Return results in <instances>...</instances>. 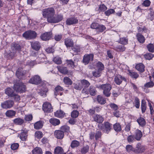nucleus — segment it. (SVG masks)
<instances>
[{
    "label": "nucleus",
    "instance_id": "nucleus-26",
    "mask_svg": "<svg viewBox=\"0 0 154 154\" xmlns=\"http://www.w3.org/2000/svg\"><path fill=\"white\" fill-rule=\"evenodd\" d=\"M5 92L6 94L11 97H13L15 94L13 90L10 88H8L6 89Z\"/></svg>",
    "mask_w": 154,
    "mask_h": 154
},
{
    "label": "nucleus",
    "instance_id": "nucleus-35",
    "mask_svg": "<svg viewBox=\"0 0 154 154\" xmlns=\"http://www.w3.org/2000/svg\"><path fill=\"white\" fill-rule=\"evenodd\" d=\"M47 83L45 81H42L39 77V87L40 88H47Z\"/></svg>",
    "mask_w": 154,
    "mask_h": 154
},
{
    "label": "nucleus",
    "instance_id": "nucleus-57",
    "mask_svg": "<svg viewBox=\"0 0 154 154\" xmlns=\"http://www.w3.org/2000/svg\"><path fill=\"white\" fill-rule=\"evenodd\" d=\"M32 119V116L31 114H29L25 115L24 119L27 121H31Z\"/></svg>",
    "mask_w": 154,
    "mask_h": 154
},
{
    "label": "nucleus",
    "instance_id": "nucleus-6",
    "mask_svg": "<svg viewBox=\"0 0 154 154\" xmlns=\"http://www.w3.org/2000/svg\"><path fill=\"white\" fill-rule=\"evenodd\" d=\"M114 81L116 84L120 85L123 81L125 82L126 83L127 80L125 77L120 75L118 74L115 76Z\"/></svg>",
    "mask_w": 154,
    "mask_h": 154
},
{
    "label": "nucleus",
    "instance_id": "nucleus-10",
    "mask_svg": "<svg viewBox=\"0 0 154 154\" xmlns=\"http://www.w3.org/2000/svg\"><path fill=\"white\" fill-rule=\"evenodd\" d=\"M63 15L61 14H58L55 17H54L52 20H50V23H56L60 22L63 19Z\"/></svg>",
    "mask_w": 154,
    "mask_h": 154
},
{
    "label": "nucleus",
    "instance_id": "nucleus-61",
    "mask_svg": "<svg viewBox=\"0 0 154 154\" xmlns=\"http://www.w3.org/2000/svg\"><path fill=\"white\" fill-rule=\"evenodd\" d=\"M115 12L114 10L113 9H110L108 10L107 11H105V14L106 16H108L110 14L114 13Z\"/></svg>",
    "mask_w": 154,
    "mask_h": 154
},
{
    "label": "nucleus",
    "instance_id": "nucleus-29",
    "mask_svg": "<svg viewBox=\"0 0 154 154\" xmlns=\"http://www.w3.org/2000/svg\"><path fill=\"white\" fill-rule=\"evenodd\" d=\"M50 122L53 125L56 126L59 125L60 123V120L57 119L51 118L49 120Z\"/></svg>",
    "mask_w": 154,
    "mask_h": 154
},
{
    "label": "nucleus",
    "instance_id": "nucleus-63",
    "mask_svg": "<svg viewBox=\"0 0 154 154\" xmlns=\"http://www.w3.org/2000/svg\"><path fill=\"white\" fill-rule=\"evenodd\" d=\"M74 84V88L75 89L80 90L83 88L82 86L80 83L79 85L75 84Z\"/></svg>",
    "mask_w": 154,
    "mask_h": 154
},
{
    "label": "nucleus",
    "instance_id": "nucleus-53",
    "mask_svg": "<svg viewBox=\"0 0 154 154\" xmlns=\"http://www.w3.org/2000/svg\"><path fill=\"white\" fill-rule=\"evenodd\" d=\"M154 86V83L153 82L150 81L146 83L144 85V86L145 88H149L152 87Z\"/></svg>",
    "mask_w": 154,
    "mask_h": 154
},
{
    "label": "nucleus",
    "instance_id": "nucleus-51",
    "mask_svg": "<svg viewBox=\"0 0 154 154\" xmlns=\"http://www.w3.org/2000/svg\"><path fill=\"white\" fill-rule=\"evenodd\" d=\"M135 106L137 108H139L140 107V100L137 97L135 98L134 100Z\"/></svg>",
    "mask_w": 154,
    "mask_h": 154
},
{
    "label": "nucleus",
    "instance_id": "nucleus-56",
    "mask_svg": "<svg viewBox=\"0 0 154 154\" xmlns=\"http://www.w3.org/2000/svg\"><path fill=\"white\" fill-rule=\"evenodd\" d=\"M19 146V145L18 143H14L12 144L11 145V149L13 150H15L17 149Z\"/></svg>",
    "mask_w": 154,
    "mask_h": 154
},
{
    "label": "nucleus",
    "instance_id": "nucleus-12",
    "mask_svg": "<svg viewBox=\"0 0 154 154\" xmlns=\"http://www.w3.org/2000/svg\"><path fill=\"white\" fill-rule=\"evenodd\" d=\"M57 68L59 71L61 73L65 74H68V75H72V72L70 71L69 72L66 67L57 66Z\"/></svg>",
    "mask_w": 154,
    "mask_h": 154
},
{
    "label": "nucleus",
    "instance_id": "nucleus-64",
    "mask_svg": "<svg viewBox=\"0 0 154 154\" xmlns=\"http://www.w3.org/2000/svg\"><path fill=\"white\" fill-rule=\"evenodd\" d=\"M107 9V7L103 4L101 5L99 7V10L101 11H104Z\"/></svg>",
    "mask_w": 154,
    "mask_h": 154
},
{
    "label": "nucleus",
    "instance_id": "nucleus-8",
    "mask_svg": "<svg viewBox=\"0 0 154 154\" xmlns=\"http://www.w3.org/2000/svg\"><path fill=\"white\" fill-rule=\"evenodd\" d=\"M14 104V102L11 100H8L2 103L1 106L3 109H9L12 107Z\"/></svg>",
    "mask_w": 154,
    "mask_h": 154
},
{
    "label": "nucleus",
    "instance_id": "nucleus-33",
    "mask_svg": "<svg viewBox=\"0 0 154 154\" xmlns=\"http://www.w3.org/2000/svg\"><path fill=\"white\" fill-rule=\"evenodd\" d=\"M16 114L14 111L13 110H8L5 113L6 116L8 117H12L14 116Z\"/></svg>",
    "mask_w": 154,
    "mask_h": 154
},
{
    "label": "nucleus",
    "instance_id": "nucleus-17",
    "mask_svg": "<svg viewBox=\"0 0 154 154\" xmlns=\"http://www.w3.org/2000/svg\"><path fill=\"white\" fill-rule=\"evenodd\" d=\"M19 137L21 140L23 141H25L27 140V133L23 130H21V133L19 135Z\"/></svg>",
    "mask_w": 154,
    "mask_h": 154
},
{
    "label": "nucleus",
    "instance_id": "nucleus-14",
    "mask_svg": "<svg viewBox=\"0 0 154 154\" xmlns=\"http://www.w3.org/2000/svg\"><path fill=\"white\" fill-rule=\"evenodd\" d=\"M78 20L75 17H70L67 19L66 21V24L69 25H73L77 23Z\"/></svg>",
    "mask_w": 154,
    "mask_h": 154
},
{
    "label": "nucleus",
    "instance_id": "nucleus-48",
    "mask_svg": "<svg viewBox=\"0 0 154 154\" xmlns=\"http://www.w3.org/2000/svg\"><path fill=\"white\" fill-rule=\"evenodd\" d=\"M97 66L98 69H97L101 72L104 69V66L102 63L100 62H99L97 63Z\"/></svg>",
    "mask_w": 154,
    "mask_h": 154
},
{
    "label": "nucleus",
    "instance_id": "nucleus-50",
    "mask_svg": "<svg viewBox=\"0 0 154 154\" xmlns=\"http://www.w3.org/2000/svg\"><path fill=\"white\" fill-rule=\"evenodd\" d=\"M88 150L89 147L87 145L81 149V152L82 154H85L88 152Z\"/></svg>",
    "mask_w": 154,
    "mask_h": 154
},
{
    "label": "nucleus",
    "instance_id": "nucleus-25",
    "mask_svg": "<svg viewBox=\"0 0 154 154\" xmlns=\"http://www.w3.org/2000/svg\"><path fill=\"white\" fill-rule=\"evenodd\" d=\"M38 76L35 75L31 78L29 80V82L30 83L38 84Z\"/></svg>",
    "mask_w": 154,
    "mask_h": 154
},
{
    "label": "nucleus",
    "instance_id": "nucleus-59",
    "mask_svg": "<svg viewBox=\"0 0 154 154\" xmlns=\"http://www.w3.org/2000/svg\"><path fill=\"white\" fill-rule=\"evenodd\" d=\"M133 135H129L127 137V140L129 143H132L135 139Z\"/></svg>",
    "mask_w": 154,
    "mask_h": 154
},
{
    "label": "nucleus",
    "instance_id": "nucleus-32",
    "mask_svg": "<svg viewBox=\"0 0 154 154\" xmlns=\"http://www.w3.org/2000/svg\"><path fill=\"white\" fill-rule=\"evenodd\" d=\"M128 75L131 77L136 79L139 76V75L135 72L130 70H128Z\"/></svg>",
    "mask_w": 154,
    "mask_h": 154
},
{
    "label": "nucleus",
    "instance_id": "nucleus-62",
    "mask_svg": "<svg viewBox=\"0 0 154 154\" xmlns=\"http://www.w3.org/2000/svg\"><path fill=\"white\" fill-rule=\"evenodd\" d=\"M99 24L95 22L93 23L91 25V28L93 29H97L98 27H99Z\"/></svg>",
    "mask_w": 154,
    "mask_h": 154
},
{
    "label": "nucleus",
    "instance_id": "nucleus-18",
    "mask_svg": "<svg viewBox=\"0 0 154 154\" xmlns=\"http://www.w3.org/2000/svg\"><path fill=\"white\" fill-rule=\"evenodd\" d=\"M143 136V134L141 131L139 130H137L136 131L135 133V138L136 140H140Z\"/></svg>",
    "mask_w": 154,
    "mask_h": 154
},
{
    "label": "nucleus",
    "instance_id": "nucleus-19",
    "mask_svg": "<svg viewBox=\"0 0 154 154\" xmlns=\"http://www.w3.org/2000/svg\"><path fill=\"white\" fill-rule=\"evenodd\" d=\"M135 68L140 72H143L145 70V66L142 63H139L136 65Z\"/></svg>",
    "mask_w": 154,
    "mask_h": 154
},
{
    "label": "nucleus",
    "instance_id": "nucleus-55",
    "mask_svg": "<svg viewBox=\"0 0 154 154\" xmlns=\"http://www.w3.org/2000/svg\"><path fill=\"white\" fill-rule=\"evenodd\" d=\"M31 46L33 49L36 51L38 50V44L37 42L32 43Z\"/></svg>",
    "mask_w": 154,
    "mask_h": 154
},
{
    "label": "nucleus",
    "instance_id": "nucleus-13",
    "mask_svg": "<svg viewBox=\"0 0 154 154\" xmlns=\"http://www.w3.org/2000/svg\"><path fill=\"white\" fill-rule=\"evenodd\" d=\"M93 121L99 123H102L104 121L103 117L101 115L96 114L93 116Z\"/></svg>",
    "mask_w": 154,
    "mask_h": 154
},
{
    "label": "nucleus",
    "instance_id": "nucleus-42",
    "mask_svg": "<svg viewBox=\"0 0 154 154\" xmlns=\"http://www.w3.org/2000/svg\"><path fill=\"white\" fill-rule=\"evenodd\" d=\"M101 72L98 69L93 71L92 73L93 75L96 78L100 77L101 75Z\"/></svg>",
    "mask_w": 154,
    "mask_h": 154
},
{
    "label": "nucleus",
    "instance_id": "nucleus-23",
    "mask_svg": "<svg viewBox=\"0 0 154 154\" xmlns=\"http://www.w3.org/2000/svg\"><path fill=\"white\" fill-rule=\"evenodd\" d=\"M136 36L138 41L141 43H143L145 40L144 36L140 33L137 34Z\"/></svg>",
    "mask_w": 154,
    "mask_h": 154
},
{
    "label": "nucleus",
    "instance_id": "nucleus-11",
    "mask_svg": "<svg viewBox=\"0 0 154 154\" xmlns=\"http://www.w3.org/2000/svg\"><path fill=\"white\" fill-rule=\"evenodd\" d=\"M52 37V34L51 32L44 33L40 36L41 38L43 41H47L50 39Z\"/></svg>",
    "mask_w": 154,
    "mask_h": 154
},
{
    "label": "nucleus",
    "instance_id": "nucleus-40",
    "mask_svg": "<svg viewBox=\"0 0 154 154\" xmlns=\"http://www.w3.org/2000/svg\"><path fill=\"white\" fill-rule=\"evenodd\" d=\"M137 122L138 123L139 125L142 126H144L146 123V122L145 119L143 118L140 117L137 120Z\"/></svg>",
    "mask_w": 154,
    "mask_h": 154
},
{
    "label": "nucleus",
    "instance_id": "nucleus-43",
    "mask_svg": "<svg viewBox=\"0 0 154 154\" xmlns=\"http://www.w3.org/2000/svg\"><path fill=\"white\" fill-rule=\"evenodd\" d=\"M80 145L79 142L77 140L72 141L71 144V146L72 148H74L79 146Z\"/></svg>",
    "mask_w": 154,
    "mask_h": 154
},
{
    "label": "nucleus",
    "instance_id": "nucleus-31",
    "mask_svg": "<svg viewBox=\"0 0 154 154\" xmlns=\"http://www.w3.org/2000/svg\"><path fill=\"white\" fill-rule=\"evenodd\" d=\"M40 93V95L43 97H45L46 95V93L48 91V89L47 88H41Z\"/></svg>",
    "mask_w": 154,
    "mask_h": 154
},
{
    "label": "nucleus",
    "instance_id": "nucleus-21",
    "mask_svg": "<svg viewBox=\"0 0 154 154\" xmlns=\"http://www.w3.org/2000/svg\"><path fill=\"white\" fill-rule=\"evenodd\" d=\"M54 154H66L63 149L60 146H57L54 149Z\"/></svg>",
    "mask_w": 154,
    "mask_h": 154
},
{
    "label": "nucleus",
    "instance_id": "nucleus-24",
    "mask_svg": "<svg viewBox=\"0 0 154 154\" xmlns=\"http://www.w3.org/2000/svg\"><path fill=\"white\" fill-rule=\"evenodd\" d=\"M126 49L125 47L123 45H119L114 47V49L118 52H122L124 51Z\"/></svg>",
    "mask_w": 154,
    "mask_h": 154
},
{
    "label": "nucleus",
    "instance_id": "nucleus-58",
    "mask_svg": "<svg viewBox=\"0 0 154 154\" xmlns=\"http://www.w3.org/2000/svg\"><path fill=\"white\" fill-rule=\"evenodd\" d=\"M126 149L127 152H130L131 151H132L133 152V150L134 148H133L132 146L130 145H128L126 146Z\"/></svg>",
    "mask_w": 154,
    "mask_h": 154
},
{
    "label": "nucleus",
    "instance_id": "nucleus-38",
    "mask_svg": "<svg viewBox=\"0 0 154 154\" xmlns=\"http://www.w3.org/2000/svg\"><path fill=\"white\" fill-rule=\"evenodd\" d=\"M63 82L65 84L67 85H71L72 83V82L71 80L67 77L64 78Z\"/></svg>",
    "mask_w": 154,
    "mask_h": 154
},
{
    "label": "nucleus",
    "instance_id": "nucleus-16",
    "mask_svg": "<svg viewBox=\"0 0 154 154\" xmlns=\"http://www.w3.org/2000/svg\"><path fill=\"white\" fill-rule=\"evenodd\" d=\"M104 132L108 134L112 128V124L108 122H105L104 123Z\"/></svg>",
    "mask_w": 154,
    "mask_h": 154
},
{
    "label": "nucleus",
    "instance_id": "nucleus-49",
    "mask_svg": "<svg viewBox=\"0 0 154 154\" xmlns=\"http://www.w3.org/2000/svg\"><path fill=\"white\" fill-rule=\"evenodd\" d=\"M147 47L149 51L151 52H153L154 51V46L153 44H150L147 45Z\"/></svg>",
    "mask_w": 154,
    "mask_h": 154
},
{
    "label": "nucleus",
    "instance_id": "nucleus-60",
    "mask_svg": "<svg viewBox=\"0 0 154 154\" xmlns=\"http://www.w3.org/2000/svg\"><path fill=\"white\" fill-rule=\"evenodd\" d=\"M61 129L64 132H69V127L67 125H64L61 127Z\"/></svg>",
    "mask_w": 154,
    "mask_h": 154
},
{
    "label": "nucleus",
    "instance_id": "nucleus-45",
    "mask_svg": "<svg viewBox=\"0 0 154 154\" xmlns=\"http://www.w3.org/2000/svg\"><path fill=\"white\" fill-rule=\"evenodd\" d=\"M99 26L96 29L97 31L99 32H103L106 29V28L105 26L103 25H99Z\"/></svg>",
    "mask_w": 154,
    "mask_h": 154
},
{
    "label": "nucleus",
    "instance_id": "nucleus-34",
    "mask_svg": "<svg viewBox=\"0 0 154 154\" xmlns=\"http://www.w3.org/2000/svg\"><path fill=\"white\" fill-rule=\"evenodd\" d=\"M128 39L127 36L126 37L120 38L119 42L121 44L125 45L128 44Z\"/></svg>",
    "mask_w": 154,
    "mask_h": 154
},
{
    "label": "nucleus",
    "instance_id": "nucleus-44",
    "mask_svg": "<svg viewBox=\"0 0 154 154\" xmlns=\"http://www.w3.org/2000/svg\"><path fill=\"white\" fill-rule=\"evenodd\" d=\"M113 128L116 131H119L121 130V126L118 123H116L113 125Z\"/></svg>",
    "mask_w": 154,
    "mask_h": 154
},
{
    "label": "nucleus",
    "instance_id": "nucleus-46",
    "mask_svg": "<svg viewBox=\"0 0 154 154\" xmlns=\"http://www.w3.org/2000/svg\"><path fill=\"white\" fill-rule=\"evenodd\" d=\"M79 113L78 111L74 110L71 113V116L73 118H76L78 116Z\"/></svg>",
    "mask_w": 154,
    "mask_h": 154
},
{
    "label": "nucleus",
    "instance_id": "nucleus-1",
    "mask_svg": "<svg viewBox=\"0 0 154 154\" xmlns=\"http://www.w3.org/2000/svg\"><path fill=\"white\" fill-rule=\"evenodd\" d=\"M97 87L100 89L103 90V94L106 97H109L111 95L110 91L112 89V86L109 83L102 84Z\"/></svg>",
    "mask_w": 154,
    "mask_h": 154
},
{
    "label": "nucleus",
    "instance_id": "nucleus-27",
    "mask_svg": "<svg viewBox=\"0 0 154 154\" xmlns=\"http://www.w3.org/2000/svg\"><path fill=\"white\" fill-rule=\"evenodd\" d=\"M65 113L61 110H57L54 113L55 116L57 117L63 118L64 117Z\"/></svg>",
    "mask_w": 154,
    "mask_h": 154
},
{
    "label": "nucleus",
    "instance_id": "nucleus-41",
    "mask_svg": "<svg viewBox=\"0 0 154 154\" xmlns=\"http://www.w3.org/2000/svg\"><path fill=\"white\" fill-rule=\"evenodd\" d=\"M81 84L83 87L84 86L85 87L87 88L90 85V83L87 80L85 79H83L81 81Z\"/></svg>",
    "mask_w": 154,
    "mask_h": 154
},
{
    "label": "nucleus",
    "instance_id": "nucleus-30",
    "mask_svg": "<svg viewBox=\"0 0 154 154\" xmlns=\"http://www.w3.org/2000/svg\"><path fill=\"white\" fill-rule=\"evenodd\" d=\"M13 122L16 125H21L23 123L24 120L20 118H17L14 120Z\"/></svg>",
    "mask_w": 154,
    "mask_h": 154
},
{
    "label": "nucleus",
    "instance_id": "nucleus-15",
    "mask_svg": "<svg viewBox=\"0 0 154 154\" xmlns=\"http://www.w3.org/2000/svg\"><path fill=\"white\" fill-rule=\"evenodd\" d=\"M54 135L57 138L59 139H63L64 137V133L61 130H56L54 132Z\"/></svg>",
    "mask_w": 154,
    "mask_h": 154
},
{
    "label": "nucleus",
    "instance_id": "nucleus-37",
    "mask_svg": "<svg viewBox=\"0 0 154 154\" xmlns=\"http://www.w3.org/2000/svg\"><path fill=\"white\" fill-rule=\"evenodd\" d=\"M141 108L142 112H144L146 109V103L144 100H142L141 101Z\"/></svg>",
    "mask_w": 154,
    "mask_h": 154
},
{
    "label": "nucleus",
    "instance_id": "nucleus-7",
    "mask_svg": "<svg viewBox=\"0 0 154 154\" xmlns=\"http://www.w3.org/2000/svg\"><path fill=\"white\" fill-rule=\"evenodd\" d=\"M93 58L94 55L92 54H85L83 57L82 62L85 65H87L90 61H93Z\"/></svg>",
    "mask_w": 154,
    "mask_h": 154
},
{
    "label": "nucleus",
    "instance_id": "nucleus-4",
    "mask_svg": "<svg viewBox=\"0 0 154 154\" xmlns=\"http://www.w3.org/2000/svg\"><path fill=\"white\" fill-rule=\"evenodd\" d=\"M36 35V33L35 31L28 30L24 32L23 35V36L26 39L29 40L35 38Z\"/></svg>",
    "mask_w": 154,
    "mask_h": 154
},
{
    "label": "nucleus",
    "instance_id": "nucleus-47",
    "mask_svg": "<svg viewBox=\"0 0 154 154\" xmlns=\"http://www.w3.org/2000/svg\"><path fill=\"white\" fill-rule=\"evenodd\" d=\"M102 133L101 131H97L95 135V137L96 140H98V139L101 138L102 136Z\"/></svg>",
    "mask_w": 154,
    "mask_h": 154
},
{
    "label": "nucleus",
    "instance_id": "nucleus-39",
    "mask_svg": "<svg viewBox=\"0 0 154 154\" xmlns=\"http://www.w3.org/2000/svg\"><path fill=\"white\" fill-rule=\"evenodd\" d=\"M66 63L69 67L73 68L75 67L74 62L72 60H66Z\"/></svg>",
    "mask_w": 154,
    "mask_h": 154
},
{
    "label": "nucleus",
    "instance_id": "nucleus-36",
    "mask_svg": "<svg viewBox=\"0 0 154 154\" xmlns=\"http://www.w3.org/2000/svg\"><path fill=\"white\" fill-rule=\"evenodd\" d=\"M89 92L91 96H94L96 94L97 91L95 88L92 86L90 87L89 89Z\"/></svg>",
    "mask_w": 154,
    "mask_h": 154
},
{
    "label": "nucleus",
    "instance_id": "nucleus-3",
    "mask_svg": "<svg viewBox=\"0 0 154 154\" xmlns=\"http://www.w3.org/2000/svg\"><path fill=\"white\" fill-rule=\"evenodd\" d=\"M14 88L16 92L22 93L25 92L26 90V87L22 82H19L14 84Z\"/></svg>",
    "mask_w": 154,
    "mask_h": 154
},
{
    "label": "nucleus",
    "instance_id": "nucleus-28",
    "mask_svg": "<svg viewBox=\"0 0 154 154\" xmlns=\"http://www.w3.org/2000/svg\"><path fill=\"white\" fill-rule=\"evenodd\" d=\"M63 90V88L60 86L58 85L56 87L54 88V95L56 96H57L59 94L60 92Z\"/></svg>",
    "mask_w": 154,
    "mask_h": 154
},
{
    "label": "nucleus",
    "instance_id": "nucleus-54",
    "mask_svg": "<svg viewBox=\"0 0 154 154\" xmlns=\"http://www.w3.org/2000/svg\"><path fill=\"white\" fill-rule=\"evenodd\" d=\"M145 58L146 59L150 60L153 57V55L151 53H147L144 55Z\"/></svg>",
    "mask_w": 154,
    "mask_h": 154
},
{
    "label": "nucleus",
    "instance_id": "nucleus-9",
    "mask_svg": "<svg viewBox=\"0 0 154 154\" xmlns=\"http://www.w3.org/2000/svg\"><path fill=\"white\" fill-rule=\"evenodd\" d=\"M145 150L144 146L142 145L141 143H138L136 146L133 150V152L136 154H138L143 152Z\"/></svg>",
    "mask_w": 154,
    "mask_h": 154
},
{
    "label": "nucleus",
    "instance_id": "nucleus-22",
    "mask_svg": "<svg viewBox=\"0 0 154 154\" xmlns=\"http://www.w3.org/2000/svg\"><path fill=\"white\" fill-rule=\"evenodd\" d=\"M97 99L98 103L101 104H104L106 102V99L100 95L97 96Z\"/></svg>",
    "mask_w": 154,
    "mask_h": 154
},
{
    "label": "nucleus",
    "instance_id": "nucleus-2",
    "mask_svg": "<svg viewBox=\"0 0 154 154\" xmlns=\"http://www.w3.org/2000/svg\"><path fill=\"white\" fill-rule=\"evenodd\" d=\"M55 14V10L53 8H51L45 9L43 12V15L47 17V21L50 23V21L51 20Z\"/></svg>",
    "mask_w": 154,
    "mask_h": 154
},
{
    "label": "nucleus",
    "instance_id": "nucleus-20",
    "mask_svg": "<svg viewBox=\"0 0 154 154\" xmlns=\"http://www.w3.org/2000/svg\"><path fill=\"white\" fill-rule=\"evenodd\" d=\"M65 44L67 47H72L74 44L73 42L71 39L66 38L65 39Z\"/></svg>",
    "mask_w": 154,
    "mask_h": 154
},
{
    "label": "nucleus",
    "instance_id": "nucleus-5",
    "mask_svg": "<svg viewBox=\"0 0 154 154\" xmlns=\"http://www.w3.org/2000/svg\"><path fill=\"white\" fill-rule=\"evenodd\" d=\"M42 109L46 113H50L53 111V108L51 104L48 102H45L43 104Z\"/></svg>",
    "mask_w": 154,
    "mask_h": 154
},
{
    "label": "nucleus",
    "instance_id": "nucleus-52",
    "mask_svg": "<svg viewBox=\"0 0 154 154\" xmlns=\"http://www.w3.org/2000/svg\"><path fill=\"white\" fill-rule=\"evenodd\" d=\"M53 61L56 64H59L62 63L61 58L58 57H55L53 59Z\"/></svg>",
    "mask_w": 154,
    "mask_h": 154
}]
</instances>
